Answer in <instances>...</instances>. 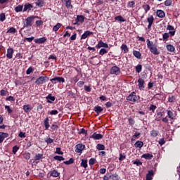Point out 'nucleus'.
<instances>
[{"instance_id":"f257e3e1","label":"nucleus","mask_w":180,"mask_h":180,"mask_svg":"<svg viewBox=\"0 0 180 180\" xmlns=\"http://www.w3.org/2000/svg\"><path fill=\"white\" fill-rule=\"evenodd\" d=\"M147 47L149 49L150 53L154 54V56H158L160 54V51L157 48V45H155L153 41H150V39L146 40Z\"/></svg>"},{"instance_id":"f03ea898","label":"nucleus","mask_w":180,"mask_h":180,"mask_svg":"<svg viewBox=\"0 0 180 180\" xmlns=\"http://www.w3.org/2000/svg\"><path fill=\"white\" fill-rule=\"evenodd\" d=\"M140 99V96L136 95L135 92L131 93L127 97V101L132 102V103H136Z\"/></svg>"},{"instance_id":"7ed1b4c3","label":"nucleus","mask_w":180,"mask_h":180,"mask_svg":"<svg viewBox=\"0 0 180 180\" xmlns=\"http://www.w3.org/2000/svg\"><path fill=\"white\" fill-rule=\"evenodd\" d=\"M49 81V77L47 76H41L35 81V84L37 85H43V84H46Z\"/></svg>"},{"instance_id":"20e7f679","label":"nucleus","mask_w":180,"mask_h":180,"mask_svg":"<svg viewBox=\"0 0 180 180\" xmlns=\"http://www.w3.org/2000/svg\"><path fill=\"white\" fill-rule=\"evenodd\" d=\"M171 36H175V31H169V32H165L162 34V40L163 41H168V38Z\"/></svg>"},{"instance_id":"39448f33","label":"nucleus","mask_w":180,"mask_h":180,"mask_svg":"<svg viewBox=\"0 0 180 180\" xmlns=\"http://www.w3.org/2000/svg\"><path fill=\"white\" fill-rule=\"evenodd\" d=\"M111 75H120V68L117 66H112L110 70Z\"/></svg>"},{"instance_id":"423d86ee","label":"nucleus","mask_w":180,"mask_h":180,"mask_svg":"<svg viewBox=\"0 0 180 180\" xmlns=\"http://www.w3.org/2000/svg\"><path fill=\"white\" fill-rule=\"evenodd\" d=\"M75 152L77 153L78 154H82V151L85 150V145L82 143H79L76 145L75 146Z\"/></svg>"},{"instance_id":"0eeeda50","label":"nucleus","mask_w":180,"mask_h":180,"mask_svg":"<svg viewBox=\"0 0 180 180\" xmlns=\"http://www.w3.org/2000/svg\"><path fill=\"white\" fill-rule=\"evenodd\" d=\"M104 180H118L119 176L116 174H106L103 177Z\"/></svg>"},{"instance_id":"6e6552de","label":"nucleus","mask_w":180,"mask_h":180,"mask_svg":"<svg viewBox=\"0 0 180 180\" xmlns=\"http://www.w3.org/2000/svg\"><path fill=\"white\" fill-rule=\"evenodd\" d=\"M36 16H30L28 17L26 20H25V26L26 27H30V26H32V23L33 22V20H34V19H36Z\"/></svg>"},{"instance_id":"1a4fd4ad","label":"nucleus","mask_w":180,"mask_h":180,"mask_svg":"<svg viewBox=\"0 0 180 180\" xmlns=\"http://www.w3.org/2000/svg\"><path fill=\"white\" fill-rule=\"evenodd\" d=\"M109 49V45L105 42H103L102 40L98 41V44L96 46V49Z\"/></svg>"},{"instance_id":"9d476101","label":"nucleus","mask_w":180,"mask_h":180,"mask_svg":"<svg viewBox=\"0 0 180 180\" xmlns=\"http://www.w3.org/2000/svg\"><path fill=\"white\" fill-rule=\"evenodd\" d=\"M50 81L52 84H57V82L54 81H58V82H65V79H64V77H55L54 78L51 79Z\"/></svg>"},{"instance_id":"9b49d317","label":"nucleus","mask_w":180,"mask_h":180,"mask_svg":"<svg viewBox=\"0 0 180 180\" xmlns=\"http://www.w3.org/2000/svg\"><path fill=\"white\" fill-rule=\"evenodd\" d=\"M75 20L76 22H75V25H79V23H84V22H85V17L82 15H77Z\"/></svg>"},{"instance_id":"f8f14e48","label":"nucleus","mask_w":180,"mask_h":180,"mask_svg":"<svg viewBox=\"0 0 180 180\" xmlns=\"http://www.w3.org/2000/svg\"><path fill=\"white\" fill-rule=\"evenodd\" d=\"M34 41L37 44H43V43H46V41H47V38L44 37H41V38L35 39L34 40Z\"/></svg>"},{"instance_id":"ddd939ff","label":"nucleus","mask_w":180,"mask_h":180,"mask_svg":"<svg viewBox=\"0 0 180 180\" xmlns=\"http://www.w3.org/2000/svg\"><path fill=\"white\" fill-rule=\"evenodd\" d=\"M147 22H148V29H151L153 23H154V16L150 15L147 18Z\"/></svg>"},{"instance_id":"4468645a","label":"nucleus","mask_w":180,"mask_h":180,"mask_svg":"<svg viewBox=\"0 0 180 180\" xmlns=\"http://www.w3.org/2000/svg\"><path fill=\"white\" fill-rule=\"evenodd\" d=\"M13 53H15V51H13V49L9 48L7 49V53L6 57L7 58H9L10 60L13 58Z\"/></svg>"},{"instance_id":"2eb2a0df","label":"nucleus","mask_w":180,"mask_h":180,"mask_svg":"<svg viewBox=\"0 0 180 180\" xmlns=\"http://www.w3.org/2000/svg\"><path fill=\"white\" fill-rule=\"evenodd\" d=\"M92 34H94V32L91 31H85L84 33L81 36V40H85L86 37H89V36Z\"/></svg>"},{"instance_id":"dca6fc26","label":"nucleus","mask_w":180,"mask_h":180,"mask_svg":"<svg viewBox=\"0 0 180 180\" xmlns=\"http://www.w3.org/2000/svg\"><path fill=\"white\" fill-rule=\"evenodd\" d=\"M6 137H9V134L5 132H0V144L1 143H4V140H5Z\"/></svg>"},{"instance_id":"f3484780","label":"nucleus","mask_w":180,"mask_h":180,"mask_svg":"<svg viewBox=\"0 0 180 180\" xmlns=\"http://www.w3.org/2000/svg\"><path fill=\"white\" fill-rule=\"evenodd\" d=\"M33 109V107L30 104L23 105V110L25 113H29Z\"/></svg>"},{"instance_id":"a211bd4d","label":"nucleus","mask_w":180,"mask_h":180,"mask_svg":"<svg viewBox=\"0 0 180 180\" xmlns=\"http://www.w3.org/2000/svg\"><path fill=\"white\" fill-rule=\"evenodd\" d=\"M46 99L48 102V103H53L54 101H56V97L51 96V94H49L46 97Z\"/></svg>"},{"instance_id":"6ab92c4d","label":"nucleus","mask_w":180,"mask_h":180,"mask_svg":"<svg viewBox=\"0 0 180 180\" xmlns=\"http://www.w3.org/2000/svg\"><path fill=\"white\" fill-rule=\"evenodd\" d=\"M80 167L86 169L88 168V160L82 159V162L80 163Z\"/></svg>"},{"instance_id":"aec40b11","label":"nucleus","mask_w":180,"mask_h":180,"mask_svg":"<svg viewBox=\"0 0 180 180\" xmlns=\"http://www.w3.org/2000/svg\"><path fill=\"white\" fill-rule=\"evenodd\" d=\"M91 139H94V140H101V139H103V135H102L101 134L94 133L91 136Z\"/></svg>"},{"instance_id":"412c9836","label":"nucleus","mask_w":180,"mask_h":180,"mask_svg":"<svg viewBox=\"0 0 180 180\" xmlns=\"http://www.w3.org/2000/svg\"><path fill=\"white\" fill-rule=\"evenodd\" d=\"M120 49L124 54H126L129 51V47H127V45H126V44H122Z\"/></svg>"},{"instance_id":"4be33fe9","label":"nucleus","mask_w":180,"mask_h":180,"mask_svg":"<svg viewBox=\"0 0 180 180\" xmlns=\"http://www.w3.org/2000/svg\"><path fill=\"white\" fill-rule=\"evenodd\" d=\"M156 15L158 16V18H164L165 16V12H164V11L162 10H158L156 11Z\"/></svg>"},{"instance_id":"5701e85b","label":"nucleus","mask_w":180,"mask_h":180,"mask_svg":"<svg viewBox=\"0 0 180 180\" xmlns=\"http://www.w3.org/2000/svg\"><path fill=\"white\" fill-rule=\"evenodd\" d=\"M138 86L139 88V89H144V80L141 78L139 79L138 80Z\"/></svg>"},{"instance_id":"b1692460","label":"nucleus","mask_w":180,"mask_h":180,"mask_svg":"<svg viewBox=\"0 0 180 180\" xmlns=\"http://www.w3.org/2000/svg\"><path fill=\"white\" fill-rule=\"evenodd\" d=\"M166 49L167 51H169L170 53H174V51H175V46L172 44H167Z\"/></svg>"},{"instance_id":"393cba45","label":"nucleus","mask_w":180,"mask_h":180,"mask_svg":"<svg viewBox=\"0 0 180 180\" xmlns=\"http://www.w3.org/2000/svg\"><path fill=\"white\" fill-rule=\"evenodd\" d=\"M114 19L116 22H126V18H123L122 15L115 16Z\"/></svg>"},{"instance_id":"a878e982","label":"nucleus","mask_w":180,"mask_h":180,"mask_svg":"<svg viewBox=\"0 0 180 180\" xmlns=\"http://www.w3.org/2000/svg\"><path fill=\"white\" fill-rule=\"evenodd\" d=\"M65 3V6L68 9H72V5L71 4V0H63Z\"/></svg>"},{"instance_id":"bb28decb","label":"nucleus","mask_w":180,"mask_h":180,"mask_svg":"<svg viewBox=\"0 0 180 180\" xmlns=\"http://www.w3.org/2000/svg\"><path fill=\"white\" fill-rule=\"evenodd\" d=\"M153 176H154V172H153V170H150L146 174V180L153 179Z\"/></svg>"},{"instance_id":"cd10ccee","label":"nucleus","mask_w":180,"mask_h":180,"mask_svg":"<svg viewBox=\"0 0 180 180\" xmlns=\"http://www.w3.org/2000/svg\"><path fill=\"white\" fill-rule=\"evenodd\" d=\"M133 55L139 60H141V53L139 51H133Z\"/></svg>"},{"instance_id":"c85d7f7f","label":"nucleus","mask_w":180,"mask_h":180,"mask_svg":"<svg viewBox=\"0 0 180 180\" xmlns=\"http://www.w3.org/2000/svg\"><path fill=\"white\" fill-rule=\"evenodd\" d=\"M154 157L152 154L145 153L142 155L141 158H145V160H151Z\"/></svg>"},{"instance_id":"c756f323","label":"nucleus","mask_w":180,"mask_h":180,"mask_svg":"<svg viewBox=\"0 0 180 180\" xmlns=\"http://www.w3.org/2000/svg\"><path fill=\"white\" fill-rule=\"evenodd\" d=\"M143 146H144V143L141 141H138L134 144V147H136V148H141Z\"/></svg>"},{"instance_id":"7c9ffc66","label":"nucleus","mask_w":180,"mask_h":180,"mask_svg":"<svg viewBox=\"0 0 180 180\" xmlns=\"http://www.w3.org/2000/svg\"><path fill=\"white\" fill-rule=\"evenodd\" d=\"M32 8H33V6L30 4H25L24 6V12H26L27 11H31Z\"/></svg>"},{"instance_id":"2f4dec72","label":"nucleus","mask_w":180,"mask_h":180,"mask_svg":"<svg viewBox=\"0 0 180 180\" xmlns=\"http://www.w3.org/2000/svg\"><path fill=\"white\" fill-rule=\"evenodd\" d=\"M49 117H46L44 121V124L46 130H49V127H50V124L49 123Z\"/></svg>"},{"instance_id":"473e14b6","label":"nucleus","mask_w":180,"mask_h":180,"mask_svg":"<svg viewBox=\"0 0 180 180\" xmlns=\"http://www.w3.org/2000/svg\"><path fill=\"white\" fill-rule=\"evenodd\" d=\"M103 111V108L99 105H97L94 108V112H96V113L99 114Z\"/></svg>"},{"instance_id":"72a5a7b5","label":"nucleus","mask_w":180,"mask_h":180,"mask_svg":"<svg viewBox=\"0 0 180 180\" xmlns=\"http://www.w3.org/2000/svg\"><path fill=\"white\" fill-rule=\"evenodd\" d=\"M37 6H39V8H42L44 6V0H37L36 1Z\"/></svg>"},{"instance_id":"f704fd0d","label":"nucleus","mask_w":180,"mask_h":180,"mask_svg":"<svg viewBox=\"0 0 180 180\" xmlns=\"http://www.w3.org/2000/svg\"><path fill=\"white\" fill-rule=\"evenodd\" d=\"M62 25L60 22H58L55 26L53 27V32H58V30L60 27H61Z\"/></svg>"},{"instance_id":"c9c22d12","label":"nucleus","mask_w":180,"mask_h":180,"mask_svg":"<svg viewBox=\"0 0 180 180\" xmlns=\"http://www.w3.org/2000/svg\"><path fill=\"white\" fill-rule=\"evenodd\" d=\"M51 176H53V178H57L60 176V173L57 172L56 170H53L51 172Z\"/></svg>"},{"instance_id":"e433bc0d","label":"nucleus","mask_w":180,"mask_h":180,"mask_svg":"<svg viewBox=\"0 0 180 180\" xmlns=\"http://www.w3.org/2000/svg\"><path fill=\"white\" fill-rule=\"evenodd\" d=\"M16 28L11 27H10L8 31L6 32V33H11L13 34H15V33H16Z\"/></svg>"},{"instance_id":"4c0bfd02","label":"nucleus","mask_w":180,"mask_h":180,"mask_svg":"<svg viewBox=\"0 0 180 180\" xmlns=\"http://www.w3.org/2000/svg\"><path fill=\"white\" fill-rule=\"evenodd\" d=\"M141 133L140 132H136L133 136H132V139L131 140L133 141H135L136 140V139H139L140 138V136H141Z\"/></svg>"},{"instance_id":"58836bf2","label":"nucleus","mask_w":180,"mask_h":180,"mask_svg":"<svg viewBox=\"0 0 180 180\" xmlns=\"http://www.w3.org/2000/svg\"><path fill=\"white\" fill-rule=\"evenodd\" d=\"M142 8L143 9H144L146 13H147V12H148V11H150V5L148 4H143L142 6Z\"/></svg>"},{"instance_id":"ea45409f","label":"nucleus","mask_w":180,"mask_h":180,"mask_svg":"<svg viewBox=\"0 0 180 180\" xmlns=\"http://www.w3.org/2000/svg\"><path fill=\"white\" fill-rule=\"evenodd\" d=\"M158 131L157 130H152L150 131V136L152 137H157V136H158Z\"/></svg>"},{"instance_id":"a19ab883","label":"nucleus","mask_w":180,"mask_h":180,"mask_svg":"<svg viewBox=\"0 0 180 180\" xmlns=\"http://www.w3.org/2000/svg\"><path fill=\"white\" fill-rule=\"evenodd\" d=\"M15 11L18 12H22L23 11V6L22 5H18L15 8Z\"/></svg>"},{"instance_id":"79ce46f5","label":"nucleus","mask_w":180,"mask_h":180,"mask_svg":"<svg viewBox=\"0 0 180 180\" xmlns=\"http://www.w3.org/2000/svg\"><path fill=\"white\" fill-rule=\"evenodd\" d=\"M43 158V154L38 153L35 155L34 160L35 161H39V160H41Z\"/></svg>"},{"instance_id":"37998d69","label":"nucleus","mask_w":180,"mask_h":180,"mask_svg":"<svg viewBox=\"0 0 180 180\" xmlns=\"http://www.w3.org/2000/svg\"><path fill=\"white\" fill-rule=\"evenodd\" d=\"M135 70L138 74H140V72L143 70V66L141 65H138L136 66Z\"/></svg>"},{"instance_id":"c03bdc74","label":"nucleus","mask_w":180,"mask_h":180,"mask_svg":"<svg viewBox=\"0 0 180 180\" xmlns=\"http://www.w3.org/2000/svg\"><path fill=\"white\" fill-rule=\"evenodd\" d=\"M6 19V16L5 15V13H1L0 14V22H5Z\"/></svg>"},{"instance_id":"a18cd8bd","label":"nucleus","mask_w":180,"mask_h":180,"mask_svg":"<svg viewBox=\"0 0 180 180\" xmlns=\"http://www.w3.org/2000/svg\"><path fill=\"white\" fill-rule=\"evenodd\" d=\"M104 54H108V50L105 49H101L99 51V55L104 56Z\"/></svg>"},{"instance_id":"49530a36","label":"nucleus","mask_w":180,"mask_h":180,"mask_svg":"<svg viewBox=\"0 0 180 180\" xmlns=\"http://www.w3.org/2000/svg\"><path fill=\"white\" fill-rule=\"evenodd\" d=\"M53 158L56 160V161H64V160H65L64 158H63V156H54Z\"/></svg>"},{"instance_id":"de8ad7c7","label":"nucleus","mask_w":180,"mask_h":180,"mask_svg":"<svg viewBox=\"0 0 180 180\" xmlns=\"http://www.w3.org/2000/svg\"><path fill=\"white\" fill-rule=\"evenodd\" d=\"M64 164L66 165H70V164H74V158H70L69 160L65 161Z\"/></svg>"},{"instance_id":"09e8293b","label":"nucleus","mask_w":180,"mask_h":180,"mask_svg":"<svg viewBox=\"0 0 180 180\" xmlns=\"http://www.w3.org/2000/svg\"><path fill=\"white\" fill-rule=\"evenodd\" d=\"M136 3L134 1H129L127 4V8H134Z\"/></svg>"},{"instance_id":"8fccbe9b","label":"nucleus","mask_w":180,"mask_h":180,"mask_svg":"<svg viewBox=\"0 0 180 180\" xmlns=\"http://www.w3.org/2000/svg\"><path fill=\"white\" fill-rule=\"evenodd\" d=\"M55 154H59L60 155H63V154H64V153H63V151H61V148H56Z\"/></svg>"},{"instance_id":"3c124183","label":"nucleus","mask_w":180,"mask_h":180,"mask_svg":"<svg viewBox=\"0 0 180 180\" xmlns=\"http://www.w3.org/2000/svg\"><path fill=\"white\" fill-rule=\"evenodd\" d=\"M171 5H172V0H166L165 1V6H171Z\"/></svg>"},{"instance_id":"603ef678","label":"nucleus","mask_w":180,"mask_h":180,"mask_svg":"<svg viewBox=\"0 0 180 180\" xmlns=\"http://www.w3.org/2000/svg\"><path fill=\"white\" fill-rule=\"evenodd\" d=\"M23 158L25 159V160H30V153H23Z\"/></svg>"},{"instance_id":"864d4df0","label":"nucleus","mask_w":180,"mask_h":180,"mask_svg":"<svg viewBox=\"0 0 180 180\" xmlns=\"http://www.w3.org/2000/svg\"><path fill=\"white\" fill-rule=\"evenodd\" d=\"M97 150H105V146L101 143L97 144Z\"/></svg>"},{"instance_id":"5fc2aeb1","label":"nucleus","mask_w":180,"mask_h":180,"mask_svg":"<svg viewBox=\"0 0 180 180\" xmlns=\"http://www.w3.org/2000/svg\"><path fill=\"white\" fill-rule=\"evenodd\" d=\"M167 116L169 117V119H174V112H172L171 110H168Z\"/></svg>"},{"instance_id":"6e6d98bb","label":"nucleus","mask_w":180,"mask_h":180,"mask_svg":"<svg viewBox=\"0 0 180 180\" xmlns=\"http://www.w3.org/2000/svg\"><path fill=\"white\" fill-rule=\"evenodd\" d=\"M96 162V159L91 158L89 161V165H94Z\"/></svg>"},{"instance_id":"4d7b16f0","label":"nucleus","mask_w":180,"mask_h":180,"mask_svg":"<svg viewBox=\"0 0 180 180\" xmlns=\"http://www.w3.org/2000/svg\"><path fill=\"white\" fill-rule=\"evenodd\" d=\"M45 141L47 144H51V143H53L54 140H53V139L49 137L46 139H45Z\"/></svg>"},{"instance_id":"13d9d810","label":"nucleus","mask_w":180,"mask_h":180,"mask_svg":"<svg viewBox=\"0 0 180 180\" xmlns=\"http://www.w3.org/2000/svg\"><path fill=\"white\" fill-rule=\"evenodd\" d=\"M32 72H33V68L30 67L27 71H26V74L27 75H30V74H32Z\"/></svg>"},{"instance_id":"bf43d9fd","label":"nucleus","mask_w":180,"mask_h":180,"mask_svg":"<svg viewBox=\"0 0 180 180\" xmlns=\"http://www.w3.org/2000/svg\"><path fill=\"white\" fill-rule=\"evenodd\" d=\"M5 109L6 110H7L8 114L12 113V112H13V110L11 109V107H9L8 105H5Z\"/></svg>"},{"instance_id":"052dcab7","label":"nucleus","mask_w":180,"mask_h":180,"mask_svg":"<svg viewBox=\"0 0 180 180\" xmlns=\"http://www.w3.org/2000/svg\"><path fill=\"white\" fill-rule=\"evenodd\" d=\"M133 164L134 165H137L138 167H139V165H143V162H141L140 160H137L136 161L133 162Z\"/></svg>"},{"instance_id":"680f3d73","label":"nucleus","mask_w":180,"mask_h":180,"mask_svg":"<svg viewBox=\"0 0 180 180\" xmlns=\"http://www.w3.org/2000/svg\"><path fill=\"white\" fill-rule=\"evenodd\" d=\"M167 30H169L171 32V30L172 32H175V28L174 27V26L171 25H168L167 27Z\"/></svg>"},{"instance_id":"e2e57ef3","label":"nucleus","mask_w":180,"mask_h":180,"mask_svg":"<svg viewBox=\"0 0 180 180\" xmlns=\"http://www.w3.org/2000/svg\"><path fill=\"white\" fill-rule=\"evenodd\" d=\"M79 134H85V136H86V134H88V131H86V130H85V129L82 128L80 129Z\"/></svg>"},{"instance_id":"0e129e2a","label":"nucleus","mask_w":180,"mask_h":180,"mask_svg":"<svg viewBox=\"0 0 180 180\" xmlns=\"http://www.w3.org/2000/svg\"><path fill=\"white\" fill-rule=\"evenodd\" d=\"M123 160H126V155L120 153L119 160L120 161H123Z\"/></svg>"},{"instance_id":"69168bd1","label":"nucleus","mask_w":180,"mask_h":180,"mask_svg":"<svg viewBox=\"0 0 180 180\" xmlns=\"http://www.w3.org/2000/svg\"><path fill=\"white\" fill-rule=\"evenodd\" d=\"M155 109H157V106L154 105H150L149 110H151L154 113V110H155Z\"/></svg>"},{"instance_id":"338daca9","label":"nucleus","mask_w":180,"mask_h":180,"mask_svg":"<svg viewBox=\"0 0 180 180\" xmlns=\"http://www.w3.org/2000/svg\"><path fill=\"white\" fill-rule=\"evenodd\" d=\"M175 101V97L174 96H169L168 98V101L172 103Z\"/></svg>"},{"instance_id":"774afa93","label":"nucleus","mask_w":180,"mask_h":180,"mask_svg":"<svg viewBox=\"0 0 180 180\" xmlns=\"http://www.w3.org/2000/svg\"><path fill=\"white\" fill-rule=\"evenodd\" d=\"M50 115H58V111L57 110H53L49 112Z\"/></svg>"}]
</instances>
